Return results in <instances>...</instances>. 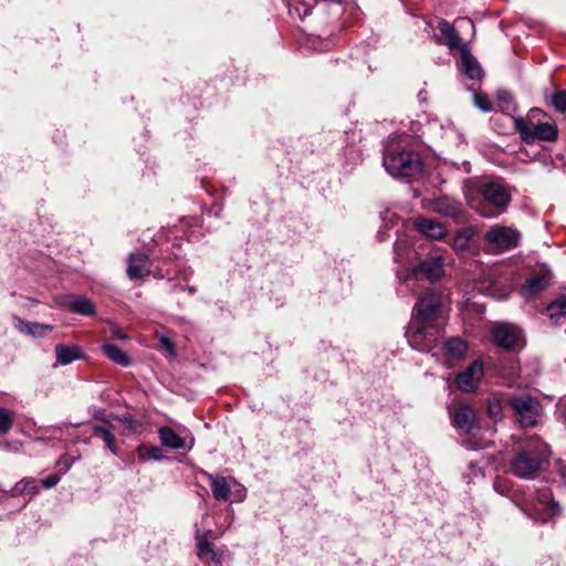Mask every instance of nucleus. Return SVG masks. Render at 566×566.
I'll use <instances>...</instances> for the list:
<instances>
[{"instance_id":"nucleus-20","label":"nucleus","mask_w":566,"mask_h":566,"mask_svg":"<svg viewBox=\"0 0 566 566\" xmlns=\"http://www.w3.org/2000/svg\"><path fill=\"white\" fill-rule=\"evenodd\" d=\"M212 495L217 501H227L230 496V484L224 476L208 475Z\"/></svg>"},{"instance_id":"nucleus-29","label":"nucleus","mask_w":566,"mask_h":566,"mask_svg":"<svg viewBox=\"0 0 566 566\" xmlns=\"http://www.w3.org/2000/svg\"><path fill=\"white\" fill-rule=\"evenodd\" d=\"M486 412L493 421L502 419V400L497 395H492L486 400Z\"/></svg>"},{"instance_id":"nucleus-45","label":"nucleus","mask_w":566,"mask_h":566,"mask_svg":"<svg viewBox=\"0 0 566 566\" xmlns=\"http://www.w3.org/2000/svg\"><path fill=\"white\" fill-rule=\"evenodd\" d=\"M467 447H468L469 449H472V450H478V449L483 448L482 446H476V444H474V443H471L470 441H468V442H467Z\"/></svg>"},{"instance_id":"nucleus-15","label":"nucleus","mask_w":566,"mask_h":566,"mask_svg":"<svg viewBox=\"0 0 566 566\" xmlns=\"http://www.w3.org/2000/svg\"><path fill=\"white\" fill-rule=\"evenodd\" d=\"M552 281V273L548 269H541L539 271L533 273L530 275L522 290L524 296H533L541 292H543L545 289H547Z\"/></svg>"},{"instance_id":"nucleus-28","label":"nucleus","mask_w":566,"mask_h":566,"mask_svg":"<svg viewBox=\"0 0 566 566\" xmlns=\"http://www.w3.org/2000/svg\"><path fill=\"white\" fill-rule=\"evenodd\" d=\"M547 314L556 324L566 317V296L562 295L547 306Z\"/></svg>"},{"instance_id":"nucleus-6","label":"nucleus","mask_w":566,"mask_h":566,"mask_svg":"<svg viewBox=\"0 0 566 566\" xmlns=\"http://www.w3.org/2000/svg\"><path fill=\"white\" fill-rule=\"evenodd\" d=\"M514 503L521 511L534 522H546L552 514L553 503L547 492L537 496L528 495L523 499H514Z\"/></svg>"},{"instance_id":"nucleus-41","label":"nucleus","mask_w":566,"mask_h":566,"mask_svg":"<svg viewBox=\"0 0 566 566\" xmlns=\"http://www.w3.org/2000/svg\"><path fill=\"white\" fill-rule=\"evenodd\" d=\"M94 418H95V419H97V420H99V421H102V422H104V423H106V424L112 426V424L109 423V420H108V418H107V413H106V410H105V409H98V410H96V411L94 412Z\"/></svg>"},{"instance_id":"nucleus-32","label":"nucleus","mask_w":566,"mask_h":566,"mask_svg":"<svg viewBox=\"0 0 566 566\" xmlns=\"http://www.w3.org/2000/svg\"><path fill=\"white\" fill-rule=\"evenodd\" d=\"M497 99L502 112L510 113L516 109L515 103L513 101V95L509 91H499Z\"/></svg>"},{"instance_id":"nucleus-12","label":"nucleus","mask_w":566,"mask_h":566,"mask_svg":"<svg viewBox=\"0 0 566 566\" xmlns=\"http://www.w3.org/2000/svg\"><path fill=\"white\" fill-rule=\"evenodd\" d=\"M483 375L484 370L482 363L480 360H474L457 376L455 384L461 391L472 392L476 389Z\"/></svg>"},{"instance_id":"nucleus-19","label":"nucleus","mask_w":566,"mask_h":566,"mask_svg":"<svg viewBox=\"0 0 566 566\" xmlns=\"http://www.w3.org/2000/svg\"><path fill=\"white\" fill-rule=\"evenodd\" d=\"M15 327L25 335H31L35 337H43L49 332L52 331L51 325L40 324V323H32L28 321H23L21 318H15Z\"/></svg>"},{"instance_id":"nucleus-30","label":"nucleus","mask_w":566,"mask_h":566,"mask_svg":"<svg viewBox=\"0 0 566 566\" xmlns=\"http://www.w3.org/2000/svg\"><path fill=\"white\" fill-rule=\"evenodd\" d=\"M197 548H198V556L200 558H203L206 555L210 554L212 559L216 558V553L213 551V544L208 541L207 536H200L197 533Z\"/></svg>"},{"instance_id":"nucleus-43","label":"nucleus","mask_w":566,"mask_h":566,"mask_svg":"<svg viewBox=\"0 0 566 566\" xmlns=\"http://www.w3.org/2000/svg\"><path fill=\"white\" fill-rule=\"evenodd\" d=\"M406 248H407V243L405 241H396V243L394 245V251H395L398 260L401 258L400 251L405 250Z\"/></svg>"},{"instance_id":"nucleus-23","label":"nucleus","mask_w":566,"mask_h":566,"mask_svg":"<svg viewBox=\"0 0 566 566\" xmlns=\"http://www.w3.org/2000/svg\"><path fill=\"white\" fill-rule=\"evenodd\" d=\"M102 350L108 359L117 365L127 367L132 364L130 357L115 344L106 343L102 346Z\"/></svg>"},{"instance_id":"nucleus-46","label":"nucleus","mask_w":566,"mask_h":566,"mask_svg":"<svg viewBox=\"0 0 566 566\" xmlns=\"http://www.w3.org/2000/svg\"><path fill=\"white\" fill-rule=\"evenodd\" d=\"M182 290L187 291L190 294H195L197 292V289L195 286H186Z\"/></svg>"},{"instance_id":"nucleus-47","label":"nucleus","mask_w":566,"mask_h":566,"mask_svg":"<svg viewBox=\"0 0 566 566\" xmlns=\"http://www.w3.org/2000/svg\"><path fill=\"white\" fill-rule=\"evenodd\" d=\"M64 427H66V424L53 427V431H62Z\"/></svg>"},{"instance_id":"nucleus-33","label":"nucleus","mask_w":566,"mask_h":566,"mask_svg":"<svg viewBox=\"0 0 566 566\" xmlns=\"http://www.w3.org/2000/svg\"><path fill=\"white\" fill-rule=\"evenodd\" d=\"M138 454L142 461L163 459V451L159 447L146 448L145 446H140L138 448Z\"/></svg>"},{"instance_id":"nucleus-44","label":"nucleus","mask_w":566,"mask_h":566,"mask_svg":"<svg viewBox=\"0 0 566 566\" xmlns=\"http://www.w3.org/2000/svg\"><path fill=\"white\" fill-rule=\"evenodd\" d=\"M377 239H378V241H379V242H384L385 240H387V234H386V232H385V231H381V230H380V231H378V233H377Z\"/></svg>"},{"instance_id":"nucleus-9","label":"nucleus","mask_w":566,"mask_h":566,"mask_svg":"<svg viewBox=\"0 0 566 566\" xmlns=\"http://www.w3.org/2000/svg\"><path fill=\"white\" fill-rule=\"evenodd\" d=\"M484 239L494 249L506 251L518 245L521 233L511 227L495 226L485 233Z\"/></svg>"},{"instance_id":"nucleus-4","label":"nucleus","mask_w":566,"mask_h":566,"mask_svg":"<svg viewBox=\"0 0 566 566\" xmlns=\"http://www.w3.org/2000/svg\"><path fill=\"white\" fill-rule=\"evenodd\" d=\"M481 202L475 207L476 211L485 218H495L506 211L511 202V195L499 182H486L480 187Z\"/></svg>"},{"instance_id":"nucleus-38","label":"nucleus","mask_w":566,"mask_h":566,"mask_svg":"<svg viewBox=\"0 0 566 566\" xmlns=\"http://www.w3.org/2000/svg\"><path fill=\"white\" fill-rule=\"evenodd\" d=\"M554 472L560 476V481L566 483V463L562 459H558L554 463Z\"/></svg>"},{"instance_id":"nucleus-5","label":"nucleus","mask_w":566,"mask_h":566,"mask_svg":"<svg viewBox=\"0 0 566 566\" xmlns=\"http://www.w3.org/2000/svg\"><path fill=\"white\" fill-rule=\"evenodd\" d=\"M506 403L514 410L515 417L522 427L536 426L539 418V401L530 395L510 396Z\"/></svg>"},{"instance_id":"nucleus-22","label":"nucleus","mask_w":566,"mask_h":566,"mask_svg":"<svg viewBox=\"0 0 566 566\" xmlns=\"http://www.w3.org/2000/svg\"><path fill=\"white\" fill-rule=\"evenodd\" d=\"M468 346L460 337H451L443 343V352L451 359H460L467 353Z\"/></svg>"},{"instance_id":"nucleus-40","label":"nucleus","mask_w":566,"mask_h":566,"mask_svg":"<svg viewBox=\"0 0 566 566\" xmlns=\"http://www.w3.org/2000/svg\"><path fill=\"white\" fill-rule=\"evenodd\" d=\"M160 344L164 346V348H165L167 352H169V354H170L171 356H175V355H176L175 344H174V342H172L170 338H168V337H166V336H163V337L160 338Z\"/></svg>"},{"instance_id":"nucleus-36","label":"nucleus","mask_w":566,"mask_h":566,"mask_svg":"<svg viewBox=\"0 0 566 566\" xmlns=\"http://www.w3.org/2000/svg\"><path fill=\"white\" fill-rule=\"evenodd\" d=\"M74 458L67 454L62 455L56 462V467L60 469L59 473H61V475L66 473L72 468Z\"/></svg>"},{"instance_id":"nucleus-10","label":"nucleus","mask_w":566,"mask_h":566,"mask_svg":"<svg viewBox=\"0 0 566 566\" xmlns=\"http://www.w3.org/2000/svg\"><path fill=\"white\" fill-rule=\"evenodd\" d=\"M494 343L504 349L514 350L524 345L522 331L513 324L501 323L492 328Z\"/></svg>"},{"instance_id":"nucleus-1","label":"nucleus","mask_w":566,"mask_h":566,"mask_svg":"<svg viewBox=\"0 0 566 566\" xmlns=\"http://www.w3.org/2000/svg\"><path fill=\"white\" fill-rule=\"evenodd\" d=\"M447 317L448 306L442 295L433 289L421 292L406 332L409 345L419 352H431L444 335Z\"/></svg>"},{"instance_id":"nucleus-42","label":"nucleus","mask_w":566,"mask_h":566,"mask_svg":"<svg viewBox=\"0 0 566 566\" xmlns=\"http://www.w3.org/2000/svg\"><path fill=\"white\" fill-rule=\"evenodd\" d=\"M112 335L115 338L126 340L128 336L118 327V326H112Z\"/></svg>"},{"instance_id":"nucleus-11","label":"nucleus","mask_w":566,"mask_h":566,"mask_svg":"<svg viewBox=\"0 0 566 566\" xmlns=\"http://www.w3.org/2000/svg\"><path fill=\"white\" fill-rule=\"evenodd\" d=\"M452 424L462 434L473 433L479 428L474 409L467 403H459L450 412Z\"/></svg>"},{"instance_id":"nucleus-7","label":"nucleus","mask_w":566,"mask_h":566,"mask_svg":"<svg viewBox=\"0 0 566 566\" xmlns=\"http://www.w3.org/2000/svg\"><path fill=\"white\" fill-rule=\"evenodd\" d=\"M444 275V258L438 251L421 259L412 269L410 276L417 281L426 280L434 283Z\"/></svg>"},{"instance_id":"nucleus-35","label":"nucleus","mask_w":566,"mask_h":566,"mask_svg":"<svg viewBox=\"0 0 566 566\" xmlns=\"http://www.w3.org/2000/svg\"><path fill=\"white\" fill-rule=\"evenodd\" d=\"M474 105L483 112L492 109L491 101L485 94L474 93Z\"/></svg>"},{"instance_id":"nucleus-21","label":"nucleus","mask_w":566,"mask_h":566,"mask_svg":"<svg viewBox=\"0 0 566 566\" xmlns=\"http://www.w3.org/2000/svg\"><path fill=\"white\" fill-rule=\"evenodd\" d=\"M158 436L161 443L170 449L179 450L186 447V441L177 434L170 427H161L158 430Z\"/></svg>"},{"instance_id":"nucleus-14","label":"nucleus","mask_w":566,"mask_h":566,"mask_svg":"<svg viewBox=\"0 0 566 566\" xmlns=\"http://www.w3.org/2000/svg\"><path fill=\"white\" fill-rule=\"evenodd\" d=\"M430 208L432 211L452 219H459L463 214L462 203L448 196L434 198L430 203Z\"/></svg>"},{"instance_id":"nucleus-26","label":"nucleus","mask_w":566,"mask_h":566,"mask_svg":"<svg viewBox=\"0 0 566 566\" xmlns=\"http://www.w3.org/2000/svg\"><path fill=\"white\" fill-rule=\"evenodd\" d=\"M92 430H93V434L95 437L101 438L105 442L106 447L113 454L116 455L118 453L116 438H115L114 433L109 430V428L99 426V424H95V426H93Z\"/></svg>"},{"instance_id":"nucleus-48","label":"nucleus","mask_w":566,"mask_h":566,"mask_svg":"<svg viewBox=\"0 0 566 566\" xmlns=\"http://www.w3.org/2000/svg\"><path fill=\"white\" fill-rule=\"evenodd\" d=\"M337 2H342L343 0H336Z\"/></svg>"},{"instance_id":"nucleus-25","label":"nucleus","mask_w":566,"mask_h":566,"mask_svg":"<svg viewBox=\"0 0 566 566\" xmlns=\"http://www.w3.org/2000/svg\"><path fill=\"white\" fill-rule=\"evenodd\" d=\"M56 361L60 365L71 364L73 360L82 357L81 350L77 347H71L63 344L55 346Z\"/></svg>"},{"instance_id":"nucleus-24","label":"nucleus","mask_w":566,"mask_h":566,"mask_svg":"<svg viewBox=\"0 0 566 566\" xmlns=\"http://www.w3.org/2000/svg\"><path fill=\"white\" fill-rule=\"evenodd\" d=\"M66 306L70 311L80 315L92 316L95 314L93 302L85 296L74 297L67 302Z\"/></svg>"},{"instance_id":"nucleus-16","label":"nucleus","mask_w":566,"mask_h":566,"mask_svg":"<svg viewBox=\"0 0 566 566\" xmlns=\"http://www.w3.org/2000/svg\"><path fill=\"white\" fill-rule=\"evenodd\" d=\"M438 30L440 35H436V41L439 44L447 45L450 51L461 49V38L454 27L444 19L438 21Z\"/></svg>"},{"instance_id":"nucleus-2","label":"nucleus","mask_w":566,"mask_h":566,"mask_svg":"<svg viewBox=\"0 0 566 566\" xmlns=\"http://www.w3.org/2000/svg\"><path fill=\"white\" fill-rule=\"evenodd\" d=\"M551 453L544 440L531 436L516 448L509 462V471L516 478L534 480L548 467Z\"/></svg>"},{"instance_id":"nucleus-37","label":"nucleus","mask_w":566,"mask_h":566,"mask_svg":"<svg viewBox=\"0 0 566 566\" xmlns=\"http://www.w3.org/2000/svg\"><path fill=\"white\" fill-rule=\"evenodd\" d=\"M117 420L123 422L132 431L137 430V428H139L142 426L138 420H136L127 415L118 416Z\"/></svg>"},{"instance_id":"nucleus-34","label":"nucleus","mask_w":566,"mask_h":566,"mask_svg":"<svg viewBox=\"0 0 566 566\" xmlns=\"http://www.w3.org/2000/svg\"><path fill=\"white\" fill-rule=\"evenodd\" d=\"M552 106L557 112L566 114V90H559L553 94Z\"/></svg>"},{"instance_id":"nucleus-8","label":"nucleus","mask_w":566,"mask_h":566,"mask_svg":"<svg viewBox=\"0 0 566 566\" xmlns=\"http://www.w3.org/2000/svg\"><path fill=\"white\" fill-rule=\"evenodd\" d=\"M514 124L522 140L527 145H532L536 139L555 142L558 137V128L555 124L541 123L531 128L522 117L514 118Z\"/></svg>"},{"instance_id":"nucleus-3","label":"nucleus","mask_w":566,"mask_h":566,"mask_svg":"<svg viewBox=\"0 0 566 566\" xmlns=\"http://www.w3.org/2000/svg\"><path fill=\"white\" fill-rule=\"evenodd\" d=\"M382 164L394 177H411L422 169V160L418 153L405 149L398 140H390L384 149Z\"/></svg>"},{"instance_id":"nucleus-39","label":"nucleus","mask_w":566,"mask_h":566,"mask_svg":"<svg viewBox=\"0 0 566 566\" xmlns=\"http://www.w3.org/2000/svg\"><path fill=\"white\" fill-rule=\"evenodd\" d=\"M61 480V473H54V474H50L49 476H46L45 479L42 480V485L45 488V489H51V488H54Z\"/></svg>"},{"instance_id":"nucleus-31","label":"nucleus","mask_w":566,"mask_h":566,"mask_svg":"<svg viewBox=\"0 0 566 566\" xmlns=\"http://www.w3.org/2000/svg\"><path fill=\"white\" fill-rule=\"evenodd\" d=\"M14 421V413L8 408L0 407V434L8 433Z\"/></svg>"},{"instance_id":"nucleus-18","label":"nucleus","mask_w":566,"mask_h":566,"mask_svg":"<svg viewBox=\"0 0 566 566\" xmlns=\"http://www.w3.org/2000/svg\"><path fill=\"white\" fill-rule=\"evenodd\" d=\"M415 228L422 234L427 237L440 240L444 238L447 231L446 228L438 221H434L429 218H418L415 221Z\"/></svg>"},{"instance_id":"nucleus-13","label":"nucleus","mask_w":566,"mask_h":566,"mask_svg":"<svg viewBox=\"0 0 566 566\" xmlns=\"http://www.w3.org/2000/svg\"><path fill=\"white\" fill-rule=\"evenodd\" d=\"M127 276L130 280L144 279L151 273V261L144 253H130L127 259Z\"/></svg>"},{"instance_id":"nucleus-27","label":"nucleus","mask_w":566,"mask_h":566,"mask_svg":"<svg viewBox=\"0 0 566 566\" xmlns=\"http://www.w3.org/2000/svg\"><path fill=\"white\" fill-rule=\"evenodd\" d=\"M39 486L36 485V481L32 478H24L20 480L14 488L11 490L10 495L12 497H18L22 494H38Z\"/></svg>"},{"instance_id":"nucleus-17","label":"nucleus","mask_w":566,"mask_h":566,"mask_svg":"<svg viewBox=\"0 0 566 566\" xmlns=\"http://www.w3.org/2000/svg\"><path fill=\"white\" fill-rule=\"evenodd\" d=\"M460 69L470 80H480L483 76L478 60L470 53L467 45H462L460 49Z\"/></svg>"}]
</instances>
